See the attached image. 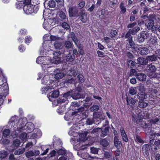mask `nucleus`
I'll return each mask as SVG.
<instances>
[{
    "label": "nucleus",
    "mask_w": 160,
    "mask_h": 160,
    "mask_svg": "<svg viewBox=\"0 0 160 160\" xmlns=\"http://www.w3.org/2000/svg\"><path fill=\"white\" fill-rule=\"evenodd\" d=\"M141 126L144 129L146 134L148 136H151V138L152 137L155 136L156 133L154 130H152V125L148 121H142L140 122Z\"/></svg>",
    "instance_id": "nucleus-1"
},
{
    "label": "nucleus",
    "mask_w": 160,
    "mask_h": 160,
    "mask_svg": "<svg viewBox=\"0 0 160 160\" xmlns=\"http://www.w3.org/2000/svg\"><path fill=\"white\" fill-rule=\"evenodd\" d=\"M40 8V6L38 4L33 5L32 4H28L25 5L23 7V11L27 14H32L33 13H36Z\"/></svg>",
    "instance_id": "nucleus-2"
},
{
    "label": "nucleus",
    "mask_w": 160,
    "mask_h": 160,
    "mask_svg": "<svg viewBox=\"0 0 160 160\" xmlns=\"http://www.w3.org/2000/svg\"><path fill=\"white\" fill-rule=\"evenodd\" d=\"M155 54H153L151 55H148L147 57V61L148 62H155L159 58L160 60V50H158L156 51Z\"/></svg>",
    "instance_id": "nucleus-3"
},
{
    "label": "nucleus",
    "mask_w": 160,
    "mask_h": 160,
    "mask_svg": "<svg viewBox=\"0 0 160 160\" xmlns=\"http://www.w3.org/2000/svg\"><path fill=\"white\" fill-rule=\"evenodd\" d=\"M68 12L70 17H76L78 16V9L76 6H69Z\"/></svg>",
    "instance_id": "nucleus-4"
},
{
    "label": "nucleus",
    "mask_w": 160,
    "mask_h": 160,
    "mask_svg": "<svg viewBox=\"0 0 160 160\" xmlns=\"http://www.w3.org/2000/svg\"><path fill=\"white\" fill-rule=\"evenodd\" d=\"M149 36V34L147 32L142 31L138 34L137 38V40L139 42H142L147 39Z\"/></svg>",
    "instance_id": "nucleus-5"
},
{
    "label": "nucleus",
    "mask_w": 160,
    "mask_h": 160,
    "mask_svg": "<svg viewBox=\"0 0 160 160\" xmlns=\"http://www.w3.org/2000/svg\"><path fill=\"white\" fill-rule=\"evenodd\" d=\"M151 148L152 146L150 145L145 144L142 147V151L145 157H147L149 155V150Z\"/></svg>",
    "instance_id": "nucleus-6"
},
{
    "label": "nucleus",
    "mask_w": 160,
    "mask_h": 160,
    "mask_svg": "<svg viewBox=\"0 0 160 160\" xmlns=\"http://www.w3.org/2000/svg\"><path fill=\"white\" fill-rule=\"evenodd\" d=\"M61 53L59 51H56L53 52V58L55 63H59L60 62Z\"/></svg>",
    "instance_id": "nucleus-7"
},
{
    "label": "nucleus",
    "mask_w": 160,
    "mask_h": 160,
    "mask_svg": "<svg viewBox=\"0 0 160 160\" xmlns=\"http://www.w3.org/2000/svg\"><path fill=\"white\" fill-rule=\"evenodd\" d=\"M143 87L140 86L139 88L140 91L142 89V91L140 92L137 95V97L139 101L141 99L145 100L147 97L146 94L143 91H145L144 89L142 88Z\"/></svg>",
    "instance_id": "nucleus-8"
},
{
    "label": "nucleus",
    "mask_w": 160,
    "mask_h": 160,
    "mask_svg": "<svg viewBox=\"0 0 160 160\" xmlns=\"http://www.w3.org/2000/svg\"><path fill=\"white\" fill-rule=\"evenodd\" d=\"M126 100L128 105H129L131 108L133 109L134 107V105L136 102L135 99L130 97H127L126 98Z\"/></svg>",
    "instance_id": "nucleus-9"
},
{
    "label": "nucleus",
    "mask_w": 160,
    "mask_h": 160,
    "mask_svg": "<svg viewBox=\"0 0 160 160\" xmlns=\"http://www.w3.org/2000/svg\"><path fill=\"white\" fill-rule=\"evenodd\" d=\"M120 132L123 141L127 142L128 141V139L126 132L123 127H121L120 128Z\"/></svg>",
    "instance_id": "nucleus-10"
},
{
    "label": "nucleus",
    "mask_w": 160,
    "mask_h": 160,
    "mask_svg": "<svg viewBox=\"0 0 160 160\" xmlns=\"http://www.w3.org/2000/svg\"><path fill=\"white\" fill-rule=\"evenodd\" d=\"M135 142L138 144H142L145 142V141L143 140L142 137L139 134H136L134 137Z\"/></svg>",
    "instance_id": "nucleus-11"
},
{
    "label": "nucleus",
    "mask_w": 160,
    "mask_h": 160,
    "mask_svg": "<svg viewBox=\"0 0 160 160\" xmlns=\"http://www.w3.org/2000/svg\"><path fill=\"white\" fill-rule=\"evenodd\" d=\"M79 19L83 23H85L87 21V15L84 10H81L79 12Z\"/></svg>",
    "instance_id": "nucleus-12"
},
{
    "label": "nucleus",
    "mask_w": 160,
    "mask_h": 160,
    "mask_svg": "<svg viewBox=\"0 0 160 160\" xmlns=\"http://www.w3.org/2000/svg\"><path fill=\"white\" fill-rule=\"evenodd\" d=\"M145 24L148 29H151L154 26V20L152 18L146 20Z\"/></svg>",
    "instance_id": "nucleus-13"
},
{
    "label": "nucleus",
    "mask_w": 160,
    "mask_h": 160,
    "mask_svg": "<svg viewBox=\"0 0 160 160\" xmlns=\"http://www.w3.org/2000/svg\"><path fill=\"white\" fill-rule=\"evenodd\" d=\"M148 105V104L147 100L141 99L139 101L138 106L141 108H144Z\"/></svg>",
    "instance_id": "nucleus-14"
},
{
    "label": "nucleus",
    "mask_w": 160,
    "mask_h": 160,
    "mask_svg": "<svg viewBox=\"0 0 160 160\" xmlns=\"http://www.w3.org/2000/svg\"><path fill=\"white\" fill-rule=\"evenodd\" d=\"M146 75L145 74L142 73H138L136 77L138 80L141 81H146Z\"/></svg>",
    "instance_id": "nucleus-15"
},
{
    "label": "nucleus",
    "mask_w": 160,
    "mask_h": 160,
    "mask_svg": "<svg viewBox=\"0 0 160 160\" xmlns=\"http://www.w3.org/2000/svg\"><path fill=\"white\" fill-rule=\"evenodd\" d=\"M110 129V127L108 126L105 128H102L101 131H102L101 136L102 137H104L108 134L109 130Z\"/></svg>",
    "instance_id": "nucleus-16"
},
{
    "label": "nucleus",
    "mask_w": 160,
    "mask_h": 160,
    "mask_svg": "<svg viewBox=\"0 0 160 160\" xmlns=\"http://www.w3.org/2000/svg\"><path fill=\"white\" fill-rule=\"evenodd\" d=\"M147 59V57L146 58L138 57L137 59L138 63L141 65H147L148 63Z\"/></svg>",
    "instance_id": "nucleus-17"
},
{
    "label": "nucleus",
    "mask_w": 160,
    "mask_h": 160,
    "mask_svg": "<svg viewBox=\"0 0 160 160\" xmlns=\"http://www.w3.org/2000/svg\"><path fill=\"white\" fill-rule=\"evenodd\" d=\"M148 67V72L149 73H152V74L156 71L157 68L155 66L152 65V64H149Z\"/></svg>",
    "instance_id": "nucleus-18"
},
{
    "label": "nucleus",
    "mask_w": 160,
    "mask_h": 160,
    "mask_svg": "<svg viewBox=\"0 0 160 160\" xmlns=\"http://www.w3.org/2000/svg\"><path fill=\"white\" fill-rule=\"evenodd\" d=\"M59 94V92L58 90L53 91L49 93V97L48 98L49 99L50 97H51V98H56L58 96Z\"/></svg>",
    "instance_id": "nucleus-19"
},
{
    "label": "nucleus",
    "mask_w": 160,
    "mask_h": 160,
    "mask_svg": "<svg viewBox=\"0 0 160 160\" xmlns=\"http://www.w3.org/2000/svg\"><path fill=\"white\" fill-rule=\"evenodd\" d=\"M114 144L115 146L118 149L120 148L121 147V142L119 140L116 136L114 137Z\"/></svg>",
    "instance_id": "nucleus-20"
},
{
    "label": "nucleus",
    "mask_w": 160,
    "mask_h": 160,
    "mask_svg": "<svg viewBox=\"0 0 160 160\" xmlns=\"http://www.w3.org/2000/svg\"><path fill=\"white\" fill-rule=\"evenodd\" d=\"M71 36L72 40L76 45L78 46L80 44L79 40L78 39L73 32H72Z\"/></svg>",
    "instance_id": "nucleus-21"
},
{
    "label": "nucleus",
    "mask_w": 160,
    "mask_h": 160,
    "mask_svg": "<svg viewBox=\"0 0 160 160\" xmlns=\"http://www.w3.org/2000/svg\"><path fill=\"white\" fill-rule=\"evenodd\" d=\"M99 106L98 105H94L92 106L90 108V110L91 111L94 112V116L96 117V118L98 117V116H95L97 115L98 113L96 112V111L98 110L99 109Z\"/></svg>",
    "instance_id": "nucleus-22"
},
{
    "label": "nucleus",
    "mask_w": 160,
    "mask_h": 160,
    "mask_svg": "<svg viewBox=\"0 0 160 160\" xmlns=\"http://www.w3.org/2000/svg\"><path fill=\"white\" fill-rule=\"evenodd\" d=\"M75 56L73 54H71L70 52L66 57V60L68 62H72L75 58Z\"/></svg>",
    "instance_id": "nucleus-23"
},
{
    "label": "nucleus",
    "mask_w": 160,
    "mask_h": 160,
    "mask_svg": "<svg viewBox=\"0 0 160 160\" xmlns=\"http://www.w3.org/2000/svg\"><path fill=\"white\" fill-rule=\"evenodd\" d=\"M68 100L67 99V98H65V97H63L62 96V95L59 98V99L58 100V103H64L66 102V103H68Z\"/></svg>",
    "instance_id": "nucleus-24"
},
{
    "label": "nucleus",
    "mask_w": 160,
    "mask_h": 160,
    "mask_svg": "<svg viewBox=\"0 0 160 160\" xmlns=\"http://www.w3.org/2000/svg\"><path fill=\"white\" fill-rule=\"evenodd\" d=\"M157 38L155 37L152 36L149 40L150 45H155L157 43Z\"/></svg>",
    "instance_id": "nucleus-25"
},
{
    "label": "nucleus",
    "mask_w": 160,
    "mask_h": 160,
    "mask_svg": "<svg viewBox=\"0 0 160 160\" xmlns=\"http://www.w3.org/2000/svg\"><path fill=\"white\" fill-rule=\"evenodd\" d=\"M138 73V72L135 69H131L129 73L128 74V77H131L135 76L136 77Z\"/></svg>",
    "instance_id": "nucleus-26"
},
{
    "label": "nucleus",
    "mask_w": 160,
    "mask_h": 160,
    "mask_svg": "<svg viewBox=\"0 0 160 160\" xmlns=\"http://www.w3.org/2000/svg\"><path fill=\"white\" fill-rule=\"evenodd\" d=\"M48 6L50 8H55L56 6V2L53 0H50L48 3Z\"/></svg>",
    "instance_id": "nucleus-27"
},
{
    "label": "nucleus",
    "mask_w": 160,
    "mask_h": 160,
    "mask_svg": "<svg viewBox=\"0 0 160 160\" xmlns=\"http://www.w3.org/2000/svg\"><path fill=\"white\" fill-rule=\"evenodd\" d=\"M54 46L56 49H60L62 47V44L60 42L56 41L54 43Z\"/></svg>",
    "instance_id": "nucleus-28"
},
{
    "label": "nucleus",
    "mask_w": 160,
    "mask_h": 160,
    "mask_svg": "<svg viewBox=\"0 0 160 160\" xmlns=\"http://www.w3.org/2000/svg\"><path fill=\"white\" fill-rule=\"evenodd\" d=\"M129 30L132 35H135L140 30V28L138 27H135L132 29H129Z\"/></svg>",
    "instance_id": "nucleus-29"
},
{
    "label": "nucleus",
    "mask_w": 160,
    "mask_h": 160,
    "mask_svg": "<svg viewBox=\"0 0 160 160\" xmlns=\"http://www.w3.org/2000/svg\"><path fill=\"white\" fill-rule=\"evenodd\" d=\"M119 7L121 9V13L124 14L126 12V8L124 6L123 2H122L120 4Z\"/></svg>",
    "instance_id": "nucleus-30"
},
{
    "label": "nucleus",
    "mask_w": 160,
    "mask_h": 160,
    "mask_svg": "<svg viewBox=\"0 0 160 160\" xmlns=\"http://www.w3.org/2000/svg\"><path fill=\"white\" fill-rule=\"evenodd\" d=\"M64 45L65 47L67 49L70 48L73 46L72 42H70L69 41H65Z\"/></svg>",
    "instance_id": "nucleus-31"
},
{
    "label": "nucleus",
    "mask_w": 160,
    "mask_h": 160,
    "mask_svg": "<svg viewBox=\"0 0 160 160\" xmlns=\"http://www.w3.org/2000/svg\"><path fill=\"white\" fill-rule=\"evenodd\" d=\"M100 144L103 147H107L109 144L108 142L106 139H102L100 141Z\"/></svg>",
    "instance_id": "nucleus-32"
},
{
    "label": "nucleus",
    "mask_w": 160,
    "mask_h": 160,
    "mask_svg": "<svg viewBox=\"0 0 160 160\" xmlns=\"http://www.w3.org/2000/svg\"><path fill=\"white\" fill-rule=\"evenodd\" d=\"M140 52L142 55H145L148 54L149 50L147 48H141Z\"/></svg>",
    "instance_id": "nucleus-33"
},
{
    "label": "nucleus",
    "mask_w": 160,
    "mask_h": 160,
    "mask_svg": "<svg viewBox=\"0 0 160 160\" xmlns=\"http://www.w3.org/2000/svg\"><path fill=\"white\" fill-rule=\"evenodd\" d=\"M72 97L73 99L77 100L81 98L82 96L79 92H77L73 93Z\"/></svg>",
    "instance_id": "nucleus-34"
},
{
    "label": "nucleus",
    "mask_w": 160,
    "mask_h": 160,
    "mask_svg": "<svg viewBox=\"0 0 160 160\" xmlns=\"http://www.w3.org/2000/svg\"><path fill=\"white\" fill-rule=\"evenodd\" d=\"M135 62L131 60L128 61V68L131 69L134 68L135 67Z\"/></svg>",
    "instance_id": "nucleus-35"
},
{
    "label": "nucleus",
    "mask_w": 160,
    "mask_h": 160,
    "mask_svg": "<svg viewBox=\"0 0 160 160\" xmlns=\"http://www.w3.org/2000/svg\"><path fill=\"white\" fill-rule=\"evenodd\" d=\"M8 155V153L7 151L3 150L0 152V158L4 159L6 158Z\"/></svg>",
    "instance_id": "nucleus-36"
},
{
    "label": "nucleus",
    "mask_w": 160,
    "mask_h": 160,
    "mask_svg": "<svg viewBox=\"0 0 160 160\" xmlns=\"http://www.w3.org/2000/svg\"><path fill=\"white\" fill-rule=\"evenodd\" d=\"M64 76V74L62 72H59L55 75L54 77L57 79L62 78Z\"/></svg>",
    "instance_id": "nucleus-37"
},
{
    "label": "nucleus",
    "mask_w": 160,
    "mask_h": 160,
    "mask_svg": "<svg viewBox=\"0 0 160 160\" xmlns=\"http://www.w3.org/2000/svg\"><path fill=\"white\" fill-rule=\"evenodd\" d=\"M26 125V124L25 123H21L20 125L18 126V125H17V131H18L20 132H22V130L23 129V128L25 127Z\"/></svg>",
    "instance_id": "nucleus-38"
},
{
    "label": "nucleus",
    "mask_w": 160,
    "mask_h": 160,
    "mask_svg": "<svg viewBox=\"0 0 160 160\" xmlns=\"http://www.w3.org/2000/svg\"><path fill=\"white\" fill-rule=\"evenodd\" d=\"M23 4L22 2H16L15 4V7L18 9L23 8Z\"/></svg>",
    "instance_id": "nucleus-39"
},
{
    "label": "nucleus",
    "mask_w": 160,
    "mask_h": 160,
    "mask_svg": "<svg viewBox=\"0 0 160 160\" xmlns=\"http://www.w3.org/2000/svg\"><path fill=\"white\" fill-rule=\"evenodd\" d=\"M57 153L59 155H64L66 153V151L65 149H60L58 150Z\"/></svg>",
    "instance_id": "nucleus-40"
},
{
    "label": "nucleus",
    "mask_w": 160,
    "mask_h": 160,
    "mask_svg": "<svg viewBox=\"0 0 160 160\" xmlns=\"http://www.w3.org/2000/svg\"><path fill=\"white\" fill-rule=\"evenodd\" d=\"M148 91L150 92V94L157 95V93L158 92V91L157 88H150L148 89Z\"/></svg>",
    "instance_id": "nucleus-41"
},
{
    "label": "nucleus",
    "mask_w": 160,
    "mask_h": 160,
    "mask_svg": "<svg viewBox=\"0 0 160 160\" xmlns=\"http://www.w3.org/2000/svg\"><path fill=\"white\" fill-rule=\"evenodd\" d=\"M10 133V131L9 129H5L3 131L2 135L4 137H7L9 135Z\"/></svg>",
    "instance_id": "nucleus-42"
},
{
    "label": "nucleus",
    "mask_w": 160,
    "mask_h": 160,
    "mask_svg": "<svg viewBox=\"0 0 160 160\" xmlns=\"http://www.w3.org/2000/svg\"><path fill=\"white\" fill-rule=\"evenodd\" d=\"M130 94L132 95H134L137 93V90L136 88L131 87L129 90Z\"/></svg>",
    "instance_id": "nucleus-43"
},
{
    "label": "nucleus",
    "mask_w": 160,
    "mask_h": 160,
    "mask_svg": "<svg viewBox=\"0 0 160 160\" xmlns=\"http://www.w3.org/2000/svg\"><path fill=\"white\" fill-rule=\"evenodd\" d=\"M77 78H78V81L81 82H83L84 81V77L82 74L79 73L78 74Z\"/></svg>",
    "instance_id": "nucleus-44"
},
{
    "label": "nucleus",
    "mask_w": 160,
    "mask_h": 160,
    "mask_svg": "<svg viewBox=\"0 0 160 160\" xmlns=\"http://www.w3.org/2000/svg\"><path fill=\"white\" fill-rule=\"evenodd\" d=\"M117 34L118 32L116 30L112 29L111 30L110 36L111 38H112L115 37Z\"/></svg>",
    "instance_id": "nucleus-45"
},
{
    "label": "nucleus",
    "mask_w": 160,
    "mask_h": 160,
    "mask_svg": "<svg viewBox=\"0 0 160 160\" xmlns=\"http://www.w3.org/2000/svg\"><path fill=\"white\" fill-rule=\"evenodd\" d=\"M131 34H132L131 33L129 30L125 36V38H128V40L131 39V38H132V37L131 36Z\"/></svg>",
    "instance_id": "nucleus-46"
},
{
    "label": "nucleus",
    "mask_w": 160,
    "mask_h": 160,
    "mask_svg": "<svg viewBox=\"0 0 160 160\" xmlns=\"http://www.w3.org/2000/svg\"><path fill=\"white\" fill-rule=\"evenodd\" d=\"M82 111H84V108H79L78 109L77 111H74L72 112L71 115L72 116L77 115L78 114V112H82Z\"/></svg>",
    "instance_id": "nucleus-47"
},
{
    "label": "nucleus",
    "mask_w": 160,
    "mask_h": 160,
    "mask_svg": "<svg viewBox=\"0 0 160 160\" xmlns=\"http://www.w3.org/2000/svg\"><path fill=\"white\" fill-rule=\"evenodd\" d=\"M21 142L18 139H16L13 141V144L14 146L18 147L20 145Z\"/></svg>",
    "instance_id": "nucleus-48"
},
{
    "label": "nucleus",
    "mask_w": 160,
    "mask_h": 160,
    "mask_svg": "<svg viewBox=\"0 0 160 160\" xmlns=\"http://www.w3.org/2000/svg\"><path fill=\"white\" fill-rule=\"evenodd\" d=\"M32 39V38L30 36H26L25 39V43L26 44L29 43L31 42Z\"/></svg>",
    "instance_id": "nucleus-49"
},
{
    "label": "nucleus",
    "mask_w": 160,
    "mask_h": 160,
    "mask_svg": "<svg viewBox=\"0 0 160 160\" xmlns=\"http://www.w3.org/2000/svg\"><path fill=\"white\" fill-rule=\"evenodd\" d=\"M157 97L158 96L156 95H154L152 94H150L148 98L149 100L151 101H154Z\"/></svg>",
    "instance_id": "nucleus-50"
},
{
    "label": "nucleus",
    "mask_w": 160,
    "mask_h": 160,
    "mask_svg": "<svg viewBox=\"0 0 160 160\" xmlns=\"http://www.w3.org/2000/svg\"><path fill=\"white\" fill-rule=\"evenodd\" d=\"M104 156L105 158L107 159L109 158L112 156V154L107 151H105L104 153Z\"/></svg>",
    "instance_id": "nucleus-51"
},
{
    "label": "nucleus",
    "mask_w": 160,
    "mask_h": 160,
    "mask_svg": "<svg viewBox=\"0 0 160 160\" xmlns=\"http://www.w3.org/2000/svg\"><path fill=\"white\" fill-rule=\"evenodd\" d=\"M59 16L62 19L64 20L66 19L67 17L65 13L62 11L60 12Z\"/></svg>",
    "instance_id": "nucleus-52"
},
{
    "label": "nucleus",
    "mask_w": 160,
    "mask_h": 160,
    "mask_svg": "<svg viewBox=\"0 0 160 160\" xmlns=\"http://www.w3.org/2000/svg\"><path fill=\"white\" fill-rule=\"evenodd\" d=\"M91 152L93 154H97L98 152V148H95L93 147H91Z\"/></svg>",
    "instance_id": "nucleus-53"
},
{
    "label": "nucleus",
    "mask_w": 160,
    "mask_h": 160,
    "mask_svg": "<svg viewBox=\"0 0 160 160\" xmlns=\"http://www.w3.org/2000/svg\"><path fill=\"white\" fill-rule=\"evenodd\" d=\"M128 41L129 45L132 48H134L135 47V43L132 40V38H131L129 40H127Z\"/></svg>",
    "instance_id": "nucleus-54"
},
{
    "label": "nucleus",
    "mask_w": 160,
    "mask_h": 160,
    "mask_svg": "<svg viewBox=\"0 0 160 160\" xmlns=\"http://www.w3.org/2000/svg\"><path fill=\"white\" fill-rule=\"evenodd\" d=\"M46 77L45 76H44L42 80V83L43 84H46V85H48L49 84L50 82L49 81V82L46 79Z\"/></svg>",
    "instance_id": "nucleus-55"
},
{
    "label": "nucleus",
    "mask_w": 160,
    "mask_h": 160,
    "mask_svg": "<svg viewBox=\"0 0 160 160\" xmlns=\"http://www.w3.org/2000/svg\"><path fill=\"white\" fill-rule=\"evenodd\" d=\"M94 123V121L92 119L88 118L86 121V123L88 125H91Z\"/></svg>",
    "instance_id": "nucleus-56"
},
{
    "label": "nucleus",
    "mask_w": 160,
    "mask_h": 160,
    "mask_svg": "<svg viewBox=\"0 0 160 160\" xmlns=\"http://www.w3.org/2000/svg\"><path fill=\"white\" fill-rule=\"evenodd\" d=\"M62 26L63 28L66 29H68L70 28V26L66 22L62 23Z\"/></svg>",
    "instance_id": "nucleus-57"
},
{
    "label": "nucleus",
    "mask_w": 160,
    "mask_h": 160,
    "mask_svg": "<svg viewBox=\"0 0 160 160\" xmlns=\"http://www.w3.org/2000/svg\"><path fill=\"white\" fill-rule=\"evenodd\" d=\"M136 24L137 23L136 22H133L132 23L129 24L128 25L127 27L128 28H133L136 25Z\"/></svg>",
    "instance_id": "nucleus-58"
},
{
    "label": "nucleus",
    "mask_w": 160,
    "mask_h": 160,
    "mask_svg": "<svg viewBox=\"0 0 160 160\" xmlns=\"http://www.w3.org/2000/svg\"><path fill=\"white\" fill-rule=\"evenodd\" d=\"M62 96L63 97H65V98H67V99H68L70 96V92H68L65 93L62 95Z\"/></svg>",
    "instance_id": "nucleus-59"
},
{
    "label": "nucleus",
    "mask_w": 160,
    "mask_h": 160,
    "mask_svg": "<svg viewBox=\"0 0 160 160\" xmlns=\"http://www.w3.org/2000/svg\"><path fill=\"white\" fill-rule=\"evenodd\" d=\"M27 33V30L24 28L22 29L20 31V35H25Z\"/></svg>",
    "instance_id": "nucleus-60"
},
{
    "label": "nucleus",
    "mask_w": 160,
    "mask_h": 160,
    "mask_svg": "<svg viewBox=\"0 0 160 160\" xmlns=\"http://www.w3.org/2000/svg\"><path fill=\"white\" fill-rule=\"evenodd\" d=\"M26 155L27 157H30L31 156H34V153L32 151H29L26 152Z\"/></svg>",
    "instance_id": "nucleus-61"
},
{
    "label": "nucleus",
    "mask_w": 160,
    "mask_h": 160,
    "mask_svg": "<svg viewBox=\"0 0 160 160\" xmlns=\"http://www.w3.org/2000/svg\"><path fill=\"white\" fill-rule=\"evenodd\" d=\"M16 117V116H12L10 120V122L11 123H14L17 120Z\"/></svg>",
    "instance_id": "nucleus-62"
},
{
    "label": "nucleus",
    "mask_w": 160,
    "mask_h": 160,
    "mask_svg": "<svg viewBox=\"0 0 160 160\" xmlns=\"http://www.w3.org/2000/svg\"><path fill=\"white\" fill-rule=\"evenodd\" d=\"M42 57L39 56L37 58L36 60V62L38 64H42Z\"/></svg>",
    "instance_id": "nucleus-63"
},
{
    "label": "nucleus",
    "mask_w": 160,
    "mask_h": 160,
    "mask_svg": "<svg viewBox=\"0 0 160 160\" xmlns=\"http://www.w3.org/2000/svg\"><path fill=\"white\" fill-rule=\"evenodd\" d=\"M85 4L84 1H82L79 3L78 7L80 8H82L85 6Z\"/></svg>",
    "instance_id": "nucleus-64"
}]
</instances>
